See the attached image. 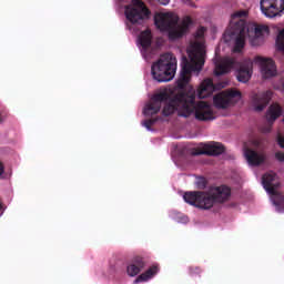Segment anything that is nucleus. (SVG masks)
I'll use <instances>...</instances> for the list:
<instances>
[{"label":"nucleus","instance_id":"f257e3e1","mask_svg":"<svg viewBox=\"0 0 284 284\" xmlns=\"http://www.w3.org/2000/svg\"><path fill=\"white\" fill-rule=\"evenodd\" d=\"M189 59L183 58L182 70L180 78L178 79V88L181 90L173 99L172 94L168 90L160 91L154 94L150 102L144 106L143 113L145 116H152L161 112V105L164 103L162 114L170 116L174 112H179L180 116L187 119L191 114H194L197 121H212L214 120V113L212 112V105L205 101L196 103V91L194 88L185 90L192 72H200L205 65V47L203 42H195L192 50L189 52Z\"/></svg>","mask_w":284,"mask_h":284},{"label":"nucleus","instance_id":"f03ea898","mask_svg":"<svg viewBox=\"0 0 284 284\" xmlns=\"http://www.w3.org/2000/svg\"><path fill=\"white\" fill-rule=\"evenodd\" d=\"M245 10L235 11L231 16L230 27L225 31V37L235 40L234 52H241L245 48V39L248 37L251 45H261L263 32H270V28L264 24H253L247 28Z\"/></svg>","mask_w":284,"mask_h":284},{"label":"nucleus","instance_id":"7ed1b4c3","mask_svg":"<svg viewBox=\"0 0 284 284\" xmlns=\"http://www.w3.org/2000/svg\"><path fill=\"white\" fill-rule=\"evenodd\" d=\"M193 21L185 16L179 23V16L172 12H158L154 16V24L161 32H168L169 41H179L190 32Z\"/></svg>","mask_w":284,"mask_h":284},{"label":"nucleus","instance_id":"20e7f679","mask_svg":"<svg viewBox=\"0 0 284 284\" xmlns=\"http://www.w3.org/2000/svg\"><path fill=\"white\" fill-rule=\"evenodd\" d=\"M151 74L158 83H168L176 74V58L172 53H165L151 67Z\"/></svg>","mask_w":284,"mask_h":284},{"label":"nucleus","instance_id":"39448f33","mask_svg":"<svg viewBox=\"0 0 284 284\" xmlns=\"http://www.w3.org/2000/svg\"><path fill=\"white\" fill-rule=\"evenodd\" d=\"M183 199L185 203H189V205H193L199 210H212V207L216 205L210 189L207 191L185 192Z\"/></svg>","mask_w":284,"mask_h":284},{"label":"nucleus","instance_id":"423d86ee","mask_svg":"<svg viewBox=\"0 0 284 284\" xmlns=\"http://www.w3.org/2000/svg\"><path fill=\"white\" fill-rule=\"evenodd\" d=\"M262 185L267 194H271L273 205H275L277 212H284V196L276 192L278 182H276V173L270 171L262 176Z\"/></svg>","mask_w":284,"mask_h":284},{"label":"nucleus","instance_id":"0eeeda50","mask_svg":"<svg viewBox=\"0 0 284 284\" xmlns=\"http://www.w3.org/2000/svg\"><path fill=\"white\" fill-rule=\"evenodd\" d=\"M125 17L133 26L136 23L141 26L150 17V9L145 7L143 1L133 0L131 4L125 7Z\"/></svg>","mask_w":284,"mask_h":284},{"label":"nucleus","instance_id":"6e6552de","mask_svg":"<svg viewBox=\"0 0 284 284\" xmlns=\"http://www.w3.org/2000/svg\"><path fill=\"white\" fill-rule=\"evenodd\" d=\"M234 101H241V91L227 90L216 94L213 98L214 105L219 110H225L230 108V105H232Z\"/></svg>","mask_w":284,"mask_h":284},{"label":"nucleus","instance_id":"1a4fd4ad","mask_svg":"<svg viewBox=\"0 0 284 284\" xmlns=\"http://www.w3.org/2000/svg\"><path fill=\"white\" fill-rule=\"evenodd\" d=\"M260 9L267 19L278 17L284 10V0H261Z\"/></svg>","mask_w":284,"mask_h":284},{"label":"nucleus","instance_id":"9d476101","mask_svg":"<svg viewBox=\"0 0 284 284\" xmlns=\"http://www.w3.org/2000/svg\"><path fill=\"white\" fill-rule=\"evenodd\" d=\"M209 191L213 196L215 205H223V203H227V201H230L232 197V189L225 184L220 186H210Z\"/></svg>","mask_w":284,"mask_h":284},{"label":"nucleus","instance_id":"9b49d317","mask_svg":"<svg viewBox=\"0 0 284 284\" xmlns=\"http://www.w3.org/2000/svg\"><path fill=\"white\" fill-rule=\"evenodd\" d=\"M225 152V146L219 142H212L210 144H204L202 149H194L192 151L193 156H201V154H206V156H219Z\"/></svg>","mask_w":284,"mask_h":284},{"label":"nucleus","instance_id":"f8f14e48","mask_svg":"<svg viewBox=\"0 0 284 284\" xmlns=\"http://www.w3.org/2000/svg\"><path fill=\"white\" fill-rule=\"evenodd\" d=\"M255 61L256 63H260L263 79H272V77H276V63H274V60L256 57Z\"/></svg>","mask_w":284,"mask_h":284},{"label":"nucleus","instance_id":"ddd939ff","mask_svg":"<svg viewBox=\"0 0 284 284\" xmlns=\"http://www.w3.org/2000/svg\"><path fill=\"white\" fill-rule=\"evenodd\" d=\"M148 266V260L143 256H134L131 263L126 266V273L129 276H139L143 270Z\"/></svg>","mask_w":284,"mask_h":284},{"label":"nucleus","instance_id":"4468645a","mask_svg":"<svg viewBox=\"0 0 284 284\" xmlns=\"http://www.w3.org/2000/svg\"><path fill=\"white\" fill-rule=\"evenodd\" d=\"M283 114V109L277 103L271 104L267 112H266V119L268 122L267 126L262 128V132L264 134H267L272 132V125L276 119H278Z\"/></svg>","mask_w":284,"mask_h":284},{"label":"nucleus","instance_id":"2eb2a0df","mask_svg":"<svg viewBox=\"0 0 284 284\" xmlns=\"http://www.w3.org/2000/svg\"><path fill=\"white\" fill-rule=\"evenodd\" d=\"M252 59L242 60L237 70V81H240L241 83H247V81L252 79Z\"/></svg>","mask_w":284,"mask_h":284},{"label":"nucleus","instance_id":"dca6fc26","mask_svg":"<svg viewBox=\"0 0 284 284\" xmlns=\"http://www.w3.org/2000/svg\"><path fill=\"white\" fill-rule=\"evenodd\" d=\"M234 63H236V60L233 58H221L217 60L214 70L215 77H223V74H227V72L234 68Z\"/></svg>","mask_w":284,"mask_h":284},{"label":"nucleus","instance_id":"f3484780","mask_svg":"<svg viewBox=\"0 0 284 284\" xmlns=\"http://www.w3.org/2000/svg\"><path fill=\"white\" fill-rule=\"evenodd\" d=\"M270 101H272L271 91L254 95L253 103L255 112H263V110H265V108H267V105L270 104Z\"/></svg>","mask_w":284,"mask_h":284},{"label":"nucleus","instance_id":"a211bd4d","mask_svg":"<svg viewBox=\"0 0 284 284\" xmlns=\"http://www.w3.org/2000/svg\"><path fill=\"white\" fill-rule=\"evenodd\" d=\"M244 154L248 165H252L253 168H257V165L265 163V154L263 153H258L252 149H246Z\"/></svg>","mask_w":284,"mask_h":284},{"label":"nucleus","instance_id":"6ab92c4d","mask_svg":"<svg viewBox=\"0 0 284 284\" xmlns=\"http://www.w3.org/2000/svg\"><path fill=\"white\" fill-rule=\"evenodd\" d=\"M214 93V82L212 79L207 78L203 80L197 89L199 99H207Z\"/></svg>","mask_w":284,"mask_h":284},{"label":"nucleus","instance_id":"aec40b11","mask_svg":"<svg viewBox=\"0 0 284 284\" xmlns=\"http://www.w3.org/2000/svg\"><path fill=\"white\" fill-rule=\"evenodd\" d=\"M159 274V266L158 264H153L150 268H148L144 273L140 274L135 280L134 284L138 283H145L150 281V278H154Z\"/></svg>","mask_w":284,"mask_h":284},{"label":"nucleus","instance_id":"412c9836","mask_svg":"<svg viewBox=\"0 0 284 284\" xmlns=\"http://www.w3.org/2000/svg\"><path fill=\"white\" fill-rule=\"evenodd\" d=\"M140 45L143 48V50H148L150 45H152V31L145 30L142 31L139 37Z\"/></svg>","mask_w":284,"mask_h":284},{"label":"nucleus","instance_id":"4be33fe9","mask_svg":"<svg viewBox=\"0 0 284 284\" xmlns=\"http://www.w3.org/2000/svg\"><path fill=\"white\" fill-rule=\"evenodd\" d=\"M276 45H277L278 50L284 52V29H282L280 31V33L277 34Z\"/></svg>","mask_w":284,"mask_h":284},{"label":"nucleus","instance_id":"5701e85b","mask_svg":"<svg viewBox=\"0 0 284 284\" xmlns=\"http://www.w3.org/2000/svg\"><path fill=\"white\" fill-rule=\"evenodd\" d=\"M195 185L197 190H205V187H207V179L204 176L196 178Z\"/></svg>","mask_w":284,"mask_h":284},{"label":"nucleus","instance_id":"b1692460","mask_svg":"<svg viewBox=\"0 0 284 284\" xmlns=\"http://www.w3.org/2000/svg\"><path fill=\"white\" fill-rule=\"evenodd\" d=\"M189 274L190 276H193V277L201 276V274H203V270L199 266H190Z\"/></svg>","mask_w":284,"mask_h":284},{"label":"nucleus","instance_id":"393cba45","mask_svg":"<svg viewBox=\"0 0 284 284\" xmlns=\"http://www.w3.org/2000/svg\"><path fill=\"white\" fill-rule=\"evenodd\" d=\"M158 121H159V118H152L142 122V125H144L146 130H152V125H154V123H156Z\"/></svg>","mask_w":284,"mask_h":284},{"label":"nucleus","instance_id":"a878e982","mask_svg":"<svg viewBox=\"0 0 284 284\" xmlns=\"http://www.w3.org/2000/svg\"><path fill=\"white\" fill-rule=\"evenodd\" d=\"M195 39H197L199 41H201V39H203V37H205V28L204 27H200L195 34H194Z\"/></svg>","mask_w":284,"mask_h":284},{"label":"nucleus","instance_id":"bb28decb","mask_svg":"<svg viewBox=\"0 0 284 284\" xmlns=\"http://www.w3.org/2000/svg\"><path fill=\"white\" fill-rule=\"evenodd\" d=\"M275 159L280 161L281 163H284V153L283 152H276L275 153Z\"/></svg>","mask_w":284,"mask_h":284},{"label":"nucleus","instance_id":"cd10ccee","mask_svg":"<svg viewBox=\"0 0 284 284\" xmlns=\"http://www.w3.org/2000/svg\"><path fill=\"white\" fill-rule=\"evenodd\" d=\"M277 143H278L280 148L284 149V138L283 136L278 135Z\"/></svg>","mask_w":284,"mask_h":284},{"label":"nucleus","instance_id":"c85d7f7f","mask_svg":"<svg viewBox=\"0 0 284 284\" xmlns=\"http://www.w3.org/2000/svg\"><path fill=\"white\" fill-rule=\"evenodd\" d=\"M6 172V166L0 161V176H3V173Z\"/></svg>","mask_w":284,"mask_h":284},{"label":"nucleus","instance_id":"c756f323","mask_svg":"<svg viewBox=\"0 0 284 284\" xmlns=\"http://www.w3.org/2000/svg\"><path fill=\"white\" fill-rule=\"evenodd\" d=\"M161 6H168V3H170V0H158Z\"/></svg>","mask_w":284,"mask_h":284},{"label":"nucleus","instance_id":"7c9ffc66","mask_svg":"<svg viewBox=\"0 0 284 284\" xmlns=\"http://www.w3.org/2000/svg\"><path fill=\"white\" fill-rule=\"evenodd\" d=\"M0 123H3V116L0 114Z\"/></svg>","mask_w":284,"mask_h":284}]
</instances>
